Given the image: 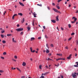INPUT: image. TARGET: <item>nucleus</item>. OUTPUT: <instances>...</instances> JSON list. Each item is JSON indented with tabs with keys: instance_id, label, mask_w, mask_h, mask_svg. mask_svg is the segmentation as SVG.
<instances>
[{
	"instance_id": "1",
	"label": "nucleus",
	"mask_w": 78,
	"mask_h": 78,
	"mask_svg": "<svg viewBox=\"0 0 78 78\" xmlns=\"http://www.w3.org/2000/svg\"><path fill=\"white\" fill-rule=\"evenodd\" d=\"M52 9L54 10V11H55V12H57L58 13H59V14H61V12H59V11H58L57 9L55 8H53Z\"/></svg>"
},
{
	"instance_id": "2",
	"label": "nucleus",
	"mask_w": 78,
	"mask_h": 78,
	"mask_svg": "<svg viewBox=\"0 0 78 78\" xmlns=\"http://www.w3.org/2000/svg\"><path fill=\"white\" fill-rule=\"evenodd\" d=\"M23 30V28H18L16 29V30L17 31H21Z\"/></svg>"
},
{
	"instance_id": "3",
	"label": "nucleus",
	"mask_w": 78,
	"mask_h": 78,
	"mask_svg": "<svg viewBox=\"0 0 78 78\" xmlns=\"http://www.w3.org/2000/svg\"><path fill=\"white\" fill-rule=\"evenodd\" d=\"M23 30V28H18L16 29V30L17 31H21Z\"/></svg>"
},
{
	"instance_id": "4",
	"label": "nucleus",
	"mask_w": 78,
	"mask_h": 78,
	"mask_svg": "<svg viewBox=\"0 0 78 78\" xmlns=\"http://www.w3.org/2000/svg\"><path fill=\"white\" fill-rule=\"evenodd\" d=\"M30 51H31V52H32V53H34L35 52V50H34L33 51V49L32 48L30 47Z\"/></svg>"
},
{
	"instance_id": "5",
	"label": "nucleus",
	"mask_w": 78,
	"mask_h": 78,
	"mask_svg": "<svg viewBox=\"0 0 78 78\" xmlns=\"http://www.w3.org/2000/svg\"><path fill=\"white\" fill-rule=\"evenodd\" d=\"M76 64H77V65H74V67H78V62H76Z\"/></svg>"
},
{
	"instance_id": "6",
	"label": "nucleus",
	"mask_w": 78,
	"mask_h": 78,
	"mask_svg": "<svg viewBox=\"0 0 78 78\" xmlns=\"http://www.w3.org/2000/svg\"><path fill=\"white\" fill-rule=\"evenodd\" d=\"M33 14V16H34V17H36V15H37V14L35 12H34V13H32Z\"/></svg>"
},
{
	"instance_id": "7",
	"label": "nucleus",
	"mask_w": 78,
	"mask_h": 78,
	"mask_svg": "<svg viewBox=\"0 0 78 78\" xmlns=\"http://www.w3.org/2000/svg\"><path fill=\"white\" fill-rule=\"evenodd\" d=\"M19 3L20 5H21V6H24V4H23V3H22L20 2H19Z\"/></svg>"
},
{
	"instance_id": "8",
	"label": "nucleus",
	"mask_w": 78,
	"mask_h": 78,
	"mask_svg": "<svg viewBox=\"0 0 78 78\" xmlns=\"http://www.w3.org/2000/svg\"><path fill=\"white\" fill-rule=\"evenodd\" d=\"M71 56H72V54H70L69 57H67V59H70L71 58Z\"/></svg>"
},
{
	"instance_id": "9",
	"label": "nucleus",
	"mask_w": 78,
	"mask_h": 78,
	"mask_svg": "<svg viewBox=\"0 0 78 78\" xmlns=\"http://www.w3.org/2000/svg\"><path fill=\"white\" fill-rule=\"evenodd\" d=\"M72 76L73 78H75V77H76V75H75L73 73L72 74Z\"/></svg>"
},
{
	"instance_id": "10",
	"label": "nucleus",
	"mask_w": 78,
	"mask_h": 78,
	"mask_svg": "<svg viewBox=\"0 0 78 78\" xmlns=\"http://www.w3.org/2000/svg\"><path fill=\"white\" fill-rule=\"evenodd\" d=\"M74 19V22H76V21L77 20V19L75 17L73 16V17L72 19Z\"/></svg>"
},
{
	"instance_id": "11",
	"label": "nucleus",
	"mask_w": 78,
	"mask_h": 78,
	"mask_svg": "<svg viewBox=\"0 0 78 78\" xmlns=\"http://www.w3.org/2000/svg\"><path fill=\"white\" fill-rule=\"evenodd\" d=\"M51 22H52L53 23H56V21L55 20H51Z\"/></svg>"
},
{
	"instance_id": "12",
	"label": "nucleus",
	"mask_w": 78,
	"mask_h": 78,
	"mask_svg": "<svg viewBox=\"0 0 78 78\" xmlns=\"http://www.w3.org/2000/svg\"><path fill=\"white\" fill-rule=\"evenodd\" d=\"M58 17H59V16L58 15L56 17V19L57 21H59V18H58Z\"/></svg>"
},
{
	"instance_id": "13",
	"label": "nucleus",
	"mask_w": 78,
	"mask_h": 78,
	"mask_svg": "<svg viewBox=\"0 0 78 78\" xmlns=\"http://www.w3.org/2000/svg\"><path fill=\"white\" fill-rule=\"evenodd\" d=\"M23 66H26V63L23 62L22 64Z\"/></svg>"
},
{
	"instance_id": "14",
	"label": "nucleus",
	"mask_w": 78,
	"mask_h": 78,
	"mask_svg": "<svg viewBox=\"0 0 78 78\" xmlns=\"http://www.w3.org/2000/svg\"><path fill=\"white\" fill-rule=\"evenodd\" d=\"M30 27V26H29V27H27V28L28 29V31H30V27Z\"/></svg>"
},
{
	"instance_id": "15",
	"label": "nucleus",
	"mask_w": 78,
	"mask_h": 78,
	"mask_svg": "<svg viewBox=\"0 0 78 78\" xmlns=\"http://www.w3.org/2000/svg\"><path fill=\"white\" fill-rule=\"evenodd\" d=\"M34 37H31V40H30V41H34Z\"/></svg>"
},
{
	"instance_id": "16",
	"label": "nucleus",
	"mask_w": 78,
	"mask_h": 78,
	"mask_svg": "<svg viewBox=\"0 0 78 78\" xmlns=\"http://www.w3.org/2000/svg\"><path fill=\"white\" fill-rule=\"evenodd\" d=\"M47 50L46 51V52L47 53H49L50 52V51H49V50H48V49H46Z\"/></svg>"
},
{
	"instance_id": "17",
	"label": "nucleus",
	"mask_w": 78,
	"mask_h": 78,
	"mask_svg": "<svg viewBox=\"0 0 78 78\" xmlns=\"http://www.w3.org/2000/svg\"><path fill=\"white\" fill-rule=\"evenodd\" d=\"M57 55H58V56H61L62 55V54H57Z\"/></svg>"
},
{
	"instance_id": "18",
	"label": "nucleus",
	"mask_w": 78,
	"mask_h": 78,
	"mask_svg": "<svg viewBox=\"0 0 78 78\" xmlns=\"http://www.w3.org/2000/svg\"><path fill=\"white\" fill-rule=\"evenodd\" d=\"M25 22V19L24 18H23V19L21 21L22 23H23V22Z\"/></svg>"
},
{
	"instance_id": "19",
	"label": "nucleus",
	"mask_w": 78,
	"mask_h": 78,
	"mask_svg": "<svg viewBox=\"0 0 78 78\" xmlns=\"http://www.w3.org/2000/svg\"><path fill=\"white\" fill-rule=\"evenodd\" d=\"M56 7L58 8V9H60V7H59V6H58V5H56Z\"/></svg>"
},
{
	"instance_id": "20",
	"label": "nucleus",
	"mask_w": 78,
	"mask_h": 78,
	"mask_svg": "<svg viewBox=\"0 0 78 78\" xmlns=\"http://www.w3.org/2000/svg\"><path fill=\"white\" fill-rule=\"evenodd\" d=\"M16 69H17V70H18V71H19V72H21V70H20V69H19V68H16Z\"/></svg>"
},
{
	"instance_id": "21",
	"label": "nucleus",
	"mask_w": 78,
	"mask_h": 78,
	"mask_svg": "<svg viewBox=\"0 0 78 78\" xmlns=\"http://www.w3.org/2000/svg\"><path fill=\"white\" fill-rule=\"evenodd\" d=\"M12 41L13 42H16V41H15L14 40V39L13 38H12Z\"/></svg>"
},
{
	"instance_id": "22",
	"label": "nucleus",
	"mask_w": 78,
	"mask_h": 78,
	"mask_svg": "<svg viewBox=\"0 0 78 78\" xmlns=\"http://www.w3.org/2000/svg\"><path fill=\"white\" fill-rule=\"evenodd\" d=\"M18 15H20V16H23V14L22 13H18Z\"/></svg>"
},
{
	"instance_id": "23",
	"label": "nucleus",
	"mask_w": 78,
	"mask_h": 78,
	"mask_svg": "<svg viewBox=\"0 0 78 78\" xmlns=\"http://www.w3.org/2000/svg\"><path fill=\"white\" fill-rule=\"evenodd\" d=\"M39 68L40 69H42V66L40 65L39 66Z\"/></svg>"
},
{
	"instance_id": "24",
	"label": "nucleus",
	"mask_w": 78,
	"mask_h": 78,
	"mask_svg": "<svg viewBox=\"0 0 78 78\" xmlns=\"http://www.w3.org/2000/svg\"><path fill=\"white\" fill-rule=\"evenodd\" d=\"M2 43H3V44H5V43H6V41L5 40H3L2 41Z\"/></svg>"
},
{
	"instance_id": "25",
	"label": "nucleus",
	"mask_w": 78,
	"mask_h": 78,
	"mask_svg": "<svg viewBox=\"0 0 78 78\" xmlns=\"http://www.w3.org/2000/svg\"><path fill=\"white\" fill-rule=\"evenodd\" d=\"M65 58H60V60H65Z\"/></svg>"
},
{
	"instance_id": "26",
	"label": "nucleus",
	"mask_w": 78,
	"mask_h": 78,
	"mask_svg": "<svg viewBox=\"0 0 78 78\" xmlns=\"http://www.w3.org/2000/svg\"><path fill=\"white\" fill-rule=\"evenodd\" d=\"M50 60H51V61H53V60L52 59H50V58H48V61H50Z\"/></svg>"
},
{
	"instance_id": "27",
	"label": "nucleus",
	"mask_w": 78,
	"mask_h": 78,
	"mask_svg": "<svg viewBox=\"0 0 78 78\" xmlns=\"http://www.w3.org/2000/svg\"><path fill=\"white\" fill-rule=\"evenodd\" d=\"M1 37H2V38H3L4 37V35L3 34L1 35Z\"/></svg>"
},
{
	"instance_id": "28",
	"label": "nucleus",
	"mask_w": 78,
	"mask_h": 78,
	"mask_svg": "<svg viewBox=\"0 0 78 78\" xmlns=\"http://www.w3.org/2000/svg\"><path fill=\"white\" fill-rule=\"evenodd\" d=\"M4 72V71L2 70H0V73H3Z\"/></svg>"
},
{
	"instance_id": "29",
	"label": "nucleus",
	"mask_w": 78,
	"mask_h": 78,
	"mask_svg": "<svg viewBox=\"0 0 78 78\" xmlns=\"http://www.w3.org/2000/svg\"><path fill=\"white\" fill-rule=\"evenodd\" d=\"M37 5H38V6H41V7H42V4H37Z\"/></svg>"
},
{
	"instance_id": "30",
	"label": "nucleus",
	"mask_w": 78,
	"mask_h": 78,
	"mask_svg": "<svg viewBox=\"0 0 78 78\" xmlns=\"http://www.w3.org/2000/svg\"><path fill=\"white\" fill-rule=\"evenodd\" d=\"M11 35H12L11 34H7V36H11Z\"/></svg>"
},
{
	"instance_id": "31",
	"label": "nucleus",
	"mask_w": 78,
	"mask_h": 78,
	"mask_svg": "<svg viewBox=\"0 0 78 78\" xmlns=\"http://www.w3.org/2000/svg\"><path fill=\"white\" fill-rule=\"evenodd\" d=\"M68 27L69 28H71V25L69 24L68 25Z\"/></svg>"
},
{
	"instance_id": "32",
	"label": "nucleus",
	"mask_w": 78,
	"mask_h": 78,
	"mask_svg": "<svg viewBox=\"0 0 78 78\" xmlns=\"http://www.w3.org/2000/svg\"><path fill=\"white\" fill-rule=\"evenodd\" d=\"M3 55H6V52H4L3 53Z\"/></svg>"
},
{
	"instance_id": "33",
	"label": "nucleus",
	"mask_w": 78,
	"mask_h": 78,
	"mask_svg": "<svg viewBox=\"0 0 78 78\" xmlns=\"http://www.w3.org/2000/svg\"><path fill=\"white\" fill-rule=\"evenodd\" d=\"M34 20H33V23H32V25L34 26Z\"/></svg>"
},
{
	"instance_id": "34",
	"label": "nucleus",
	"mask_w": 78,
	"mask_h": 78,
	"mask_svg": "<svg viewBox=\"0 0 78 78\" xmlns=\"http://www.w3.org/2000/svg\"><path fill=\"white\" fill-rule=\"evenodd\" d=\"M75 34V33H72L71 34V36H73V35H74Z\"/></svg>"
},
{
	"instance_id": "35",
	"label": "nucleus",
	"mask_w": 78,
	"mask_h": 78,
	"mask_svg": "<svg viewBox=\"0 0 78 78\" xmlns=\"http://www.w3.org/2000/svg\"><path fill=\"white\" fill-rule=\"evenodd\" d=\"M47 8L48 9V10H50V7H49V6L47 7Z\"/></svg>"
},
{
	"instance_id": "36",
	"label": "nucleus",
	"mask_w": 78,
	"mask_h": 78,
	"mask_svg": "<svg viewBox=\"0 0 78 78\" xmlns=\"http://www.w3.org/2000/svg\"><path fill=\"white\" fill-rule=\"evenodd\" d=\"M6 11H5L3 14V16H5V14H6Z\"/></svg>"
},
{
	"instance_id": "37",
	"label": "nucleus",
	"mask_w": 78,
	"mask_h": 78,
	"mask_svg": "<svg viewBox=\"0 0 78 78\" xmlns=\"http://www.w3.org/2000/svg\"><path fill=\"white\" fill-rule=\"evenodd\" d=\"M55 66L58 67V66H59V63H58V66L56 65H55Z\"/></svg>"
},
{
	"instance_id": "38",
	"label": "nucleus",
	"mask_w": 78,
	"mask_h": 78,
	"mask_svg": "<svg viewBox=\"0 0 78 78\" xmlns=\"http://www.w3.org/2000/svg\"><path fill=\"white\" fill-rule=\"evenodd\" d=\"M45 78V77L44 76H41L40 77V78Z\"/></svg>"
},
{
	"instance_id": "39",
	"label": "nucleus",
	"mask_w": 78,
	"mask_h": 78,
	"mask_svg": "<svg viewBox=\"0 0 78 78\" xmlns=\"http://www.w3.org/2000/svg\"><path fill=\"white\" fill-rule=\"evenodd\" d=\"M72 37H70L68 39V41H70L72 39Z\"/></svg>"
},
{
	"instance_id": "40",
	"label": "nucleus",
	"mask_w": 78,
	"mask_h": 78,
	"mask_svg": "<svg viewBox=\"0 0 78 78\" xmlns=\"http://www.w3.org/2000/svg\"><path fill=\"white\" fill-rule=\"evenodd\" d=\"M59 60H60V58L56 59V61H59Z\"/></svg>"
},
{
	"instance_id": "41",
	"label": "nucleus",
	"mask_w": 78,
	"mask_h": 78,
	"mask_svg": "<svg viewBox=\"0 0 78 78\" xmlns=\"http://www.w3.org/2000/svg\"><path fill=\"white\" fill-rule=\"evenodd\" d=\"M45 38H46V39H47V38H48V37L46 35H45Z\"/></svg>"
},
{
	"instance_id": "42",
	"label": "nucleus",
	"mask_w": 78,
	"mask_h": 78,
	"mask_svg": "<svg viewBox=\"0 0 78 78\" xmlns=\"http://www.w3.org/2000/svg\"><path fill=\"white\" fill-rule=\"evenodd\" d=\"M23 34V32H21L20 34L21 35H22V34Z\"/></svg>"
},
{
	"instance_id": "43",
	"label": "nucleus",
	"mask_w": 78,
	"mask_h": 78,
	"mask_svg": "<svg viewBox=\"0 0 78 78\" xmlns=\"http://www.w3.org/2000/svg\"><path fill=\"white\" fill-rule=\"evenodd\" d=\"M61 1H62V0H58V3H59V2Z\"/></svg>"
},
{
	"instance_id": "44",
	"label": "nucleus",
	"mask_w": 78,
	"mask_h": 78,
	"mask_svg": "<svg viewBox=\"0 0 78 78\" xmlns=\"http://www.w3.org/2000/svg\"><path fill=\"white\" fill-rule=\"evenodd\" d=\"M5 32V31L4 30H2L1 31V33L2 34L3 33Z\"/></svg>"
},
{
	"instance_id": "45",
	"label": "nucleus",
	"mask_w": 78,
	"mask_h": 78,
	"mask_svg": "<svg viewBox=\"0 0 78 78\" xmlns=\"http://www.w3.org/2000/svg\"><path fill=\"white\" fill-rule=\"evenodd\" d=\"M14 58L15 59H17V57L15 55L14 56Z\"/></svg>"
},
{
	"instance_id": "46",
	"label": "nucleus",
	"mask_w": 78,
	"mask_h": 78,
	"mask_svg": "<svg viewBox=\"0 0 78 78\" xmlns=\"http://www.w3.org/2000/svg\"><path fill=\"white\" fill-rule=\"evenodd\" d=\"M1 58L2 59H5V58L3 57H1Z\"/></svg>"
},
{
	"instance_id": "47",
	"label": "nucleus",
	"mask_w": 78,
	"mask_h": 78,
	"mask_svg": "<svg viewBox=\"0 0 78 78\" xmlns=\"http://www.w3.org/2000/svg\"><path fill=\"white\" fill-rule=\"evenodd\" d=\"M55 4H54V3H52V6H55Z\"/></svg>"
},
{
	"instance_id": "48",
	"label": "nucleus",
	"mask_w": 78,
	"mask_h": 78,
	"mask_svg": "<svg viewBox=\"0 0 78 78\" xmlns=\"http://www.w3.org/2000/svg\"><path fill=\"white\" fill-rule=\"evenodd\" d=\"M17 16V14H15L14 15H13L14 17H15V16Z\"/></svg>"
},
{
	"instance_id": "49",
	"label": "nucleus",
	"mask_w": 78,
	"mask_h": 78,
	"mask_svg": "<svg viewBox=\"0 0 78 78\" xmlns=\"http://www.w3.org/2000/svg\"><path fill=\"white\" fill-rule=\"evenodd\" d=\"M12 19L13 20V19H14V16H13L12 17Z\"/></svg>"
},
{
	"instance_id": "50",
	"label": "nucleus",
	"mask_w": 78,
	"mask_h": 78,
	"mask_svg": "<svg viewBox=\"0 0 78 78\" xmlns=\"http://www.w3.org/2000/svg\"><path fill=\"white\" fill-rule=\"evenodd\" d=\"M75 21H72L71 22V23H75Z\"/></svg>"
},
{
	"instance_id": "51",
	"label": "nucleus",
	"mask_w": 78,
	"mask_h": 78,
	"mask_svg": "<svg viewBox=\"0 0 78 78\" xmlns=\"http://www.w3.org/2000/svg\"><path fill=\"white\" fill-rule=\"evenodd\" d=\"M61 78H64V76H62V75H61Z\"/></svg>"
},
{
	"instance_id": "52",
	"label": "nucleus",
	"mask_w": 78,
	"mask_h": 78,
	"mask_svg": "<svg viewBox=\"0 0 78 78\" xmlns=\"http://www.w3.org/2000/svg\"><path fill=\"white\" fill-rule=\"evenodd\" d=\"M41 39V37H38V39Z\"/></svg>"
},
{
	"instance_id": "53",
	"label": "nucleus",
	"mask_w": 78,
	"mask_h": 78,
	"mask_svg": "<svg viewBox=\"0 0 78 78\" xmlns=\"http://www.w3.org/2000/svg\"><path fill=\"white\" fill-rule=\"evenodd\" d=\"M61 29L62 30H64V28L61 27Z\"/></svg>"
},
{
	"instance_id": "54",
	"label": "nucleus",
	"mask_w": 78,
	"mask_h": 78,
	"mask_svg": "<svg viewBox=\"0 0 78 78\" xmlns=\"http://www.w3.org/2000/svg\"><path fill=\"white\" fill-rule=\"evenodd\" d=\"M43 28L44 29H45V26H43Z\"/></svg>"
},
{
	"instance_id": "55",
	"label": "nucleus",
	"mask_w": 78,
	"mask_h": 78,
	"mask_svg": "<svg viewBox=\"0 0 78 78\" xmlns=\"http://www.w3.org/2000/svg\"><path fill=\"white\" fill-rule=\"evenodd\" d=\"M51 47H53V44H51Z\"/></svg>"
},
{
	"instance_id": "56",
	"label": "nucleus",
	"mask_w": 78,
	"mask_h": 78,
	"mask_svg": "<svg viewBox=\"0 0 78 78\" xmlns=\"http://www.w3.org/2000/svg\"><path fill=\"white\" fill-rule=\"evenodd\" d=\"M45 67L47 69H48V67L47 66H46Z\"/></svg>"
},
{
	"instance_id": "57",
	"label": "nucleus",
	"mask_w": 78,
	"mask_h": 78,
	"mask_svg": "<svg viewBox=\"0 0 78 78\" xmlns=\"http://www.w3.org/2000/svg\"><path fill=\"white\" fill-rule=\"evenodd\" d=\"M12 60H13V61H16V60L15 59H12Z\"/></svg>"
},
{
	"instance_id": "58",
	"label": "nucleus",
	"mask_w": 78,
	"mask_h": 78,
	"mask_svg": "<svg viewBox=\"0 0 78 78\" xmlns=\"http://www.w3.org/2000/svg\"><path fill=\"white\" fill-rule=\"evenodd\" d=\"M65 48L66 49H68V47H67V46H66V47H65Z\"/></svg>"
},
{
	"instance_id": "59",
	"label": "nucleus",
	"mask_w": 78,
	"mask_h": 78,
	"mask_svg": "<svg viewBox=\"0 0 78 78\" xmlns=\"http://www.w3.org/2000/svg\"><path fill=\"white\" fill-rule=\"evenodd\" d=\"M21 78H25V76H22L21 77Z\"/></svg>"
},
{
	"instance_id": "60",
	"label": "nucleus",
	"mask_w": 78,
	"mask_h": 78,
	"mask_svg": "<svg viewBox=\"0 0 78 78\" xmlns=\"http://www.w3.org/2000/svg\"><path fill=\"white\" fill-rule=\"evenodd\" d=\"M19 26H20L19 24H18V25H17V27H19Z\"/></svg>"
},
{
	"instance_id": "61",
	"label": "nucleus",
	"mask_w": 78,
	"mask_h": 78,
	"mask_svg": "<svg viewBox=\"0 0 78 78\" xmlns=\"http://www.w3.org/2000/svg\"><path fill=\"white\" fill-rule=\"evenodd\" d=\"M42 76H43V75H45V74H44V73H42L41 75Z\"/></svg>"
},
{
	"instance_id": "62",
	"label": "nucleus",
	"mask_w": 78,
	"mask_h": 78,
	"mask_svg": "<svg viewBox=\"0 0 78 78\" xmlns=\"http://www.w3.org/2000/svg\"><path fill=\"white\" fill-rule=\"evenodd\" d=\"M70 6H71V5H69V7H70Z\"/></svg>"
},
{
	"instance_id": "63",
	"label": "nucleus",
	"mask_w": 78,
	"mask_h": 78,
	"mask_svg": "<svg viewBox=\"0 0 78 78\" xmlns=\"http://www.w3.org/2000/svg\"><path fill=\"white\" fill-rule=\"evenodd\" d=\"M75 56H77V54H76L75 55Z\"/></svg>"
},
{
	"instance_id": "64",
	"label": "nucleus",
	"mask_w": 78,
	"mask_h": 78,
	"mask_svg": "<svg viewBox=\"0 0 78 78\" xmlns=\"http://www.w3.org/2000/svg\"><path fill=\"white\" fill-rule=\"evenodd\" d=\"M15 8H17V5H15Z\"/></svg>"
}]
</instances>
